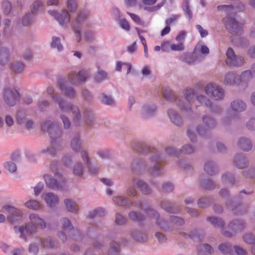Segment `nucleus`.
Segmentation results:
<instances>
[{"label":"nucleus","mask_w":255,"mask_h":255,"mask_svg":"<svg viewBox=\"0 0 255 255\" xmlns=\"http://www.w3.org/2000/svg\"><path fill=\"white\" fill-rule=\"evenodd\" d=\"M212 202V199L211 197L202 198L199 199L198 205L201 208H205L208 207Z\"/></svg>","instance_id":"obj_58"},{"label":"nucleus","mask_w":255,"mask_h":255,"mask_svg":"<svg viewBox=\"0 0 255 255\" xmlns=\"http://www.w3.org/2000/svg\"><path fill=\"white\" fill-rule=\"evenodd\" d=\"M96 154L102 159H109L112 158L111 151L107 148L98 150L96 151Z\"/></svg>","instance_id":"obj_48"},{"label":"nucleus","mask_w":255,"mask_h":255,"mask_svg":"<svg viewBox=\"0 0 255 255\" xmlns=\"http://www.w3.org/2000/svg\"><path fill=\"white\" fill-rule=\"evenodd\" d=\"M45 201L47 205L50 208H54L59 203V198L53 193L48 192L45 194L44 197Z\"/></svg>","instance_id":"obj_25"},{"label":"nucleus","mask_w":255,"mask_h":255,"mask_svg":"<svg viewBox=\"0 0 255 255\" xmlns=\"http://www.w3.org/2000/svg\"><path fill=\"white\" fill-rule=\"evenodd\" d=\"M107 78V73L102 69H98V73L95 76L94 80L96 82H101Z\"/></svg>","instance_id":"obj_62"},{"label":"nucleus","mask_w":255,"mask_h":255,"mask_svg":"<svg viewBox=\"0 0 255 255\" xmlns=\"http://www.w3.org/2000/svg\"><path fill=\"white\" fill-rule=\"evenodd\" d=\"M182 8L186 16L190 20L192 17V13L190 8L189 0H183Z\"/></svg>","instance_id":"obj_52"},{"label":"nucleus","mask_w":255,"mask_h":255,"mask_svg":"<svg viewBox=\"0 0 255 255\" xmlns=\"http://www.w3.org/2000/svg\"><path fill=\"white\" fill-rule=\"evenodd\" d=\"M237 145L239 148L244 151H249L253 147V143L251 139L245 137H241L238 139Z\"/></svg>","instance_id":"obj_24"},{"label":"nucleus","mask_w":255,"mask_h":255,"mask_svg":"<svg viewBox=\"0 0 255 255\" xmlns=\"http://www.w3.org/2000/svg\"><path fill=\"white\" fill-rule=\"evenodd\" d=\"M167 115L171 122L176 126H179L182 123L181 118L174 110L170 109L167 111Z\"/></svg>","instance_id":"obj_27"},{"label":"nucleus","mask_w":255,"mask_h":255,"mask_svg":"<svg viewBox=\"0 0 255 255\" xmlns=\"http://www.w3.org/2000/svg\"><path fill=\"white\" fill-rule=\"evenodd\" d=\"M156 112L157 107L156 105L146 104L142 106L140 114L142 118H147L154 116Z\"/></svg>","instance_id":"obj_19"},{"label":"nucleus","mask_w":255,"mask_h":255,"mask_svg":"<svg viewBox=\"0 0 255 255\" xmlns=\"http://www.w3.org/2000/svg\"><path fill=\"white\" fill-rule=\"evenodd\" d=\"M42 241L39 238L35 239V242L29 246V252L33 255H37L39 252V246L42 245Z\"/></svg>","instance_id":"obj_34"},{"label":"nucleus","mask_w":255,"mask_h":255,"mask_svg":"<svg viewBox=\"0 0 255 255\" xmlns=\"http://www.w3.org/2000/svg\"><path fill=\"white\" fill-rule=\"evenodd\" d=\"M72 115V120L76 126L82 125V118L85 124L87 127H91L94 124L95 117L91 110L86 109L82 115L79 108L76 105H72L69 111Z\"/></svg>","instance_id":"obj_4"},{"label":"nucleus","mask_w":255,"mask_h":255,"mask_svg":"<svg viewBox=\"0 0 255 255\" xmlns=\"http://www.w3.org/2000/svg\"><path fill=\"white\" fill-rule=\"evenodd\" d=\"M106 215V211L104 208H98L93 211L90 212L89 218H93L95 217H102Z\"/></svg>","instance_id":"obj_49"},{"label":"nucleus","mask_w":255,"mask_h":255,"mask_svg":"<svg viewBox=\"0 0 255 255\" xmlns=\"http://www.w3.org/2000/svg\"><path fill=\"white\" fill-rule=\"evenodd\" d=\"M33 15L32 13H26L21 19V24L25 26L31 24L33 21Z\"/></svg>","instance_id":"obj_50"},{"label":"nucleus","mask_w":255,"mask_h":255,"mask_svg":"<svg viewBox=\"0 0 255 255\" xmlns=\"http://www.w3.org/2000/svg\"><path fill=\"white\" fill-rule=\"evenodd\" d=\"M24 206L31 210H37L40 209V204L38 201L33 199H30L24 203Z\"/></svg>","instance_id":"obj_47"},{"label":"nucleus","mask_w":255,"mask_h":255,"mask_svg":"<svg viewBox=\"0 0 255 255\" xmlns=\"http://www.w3.org/2000/svg\"><path fill=\"white\" fill-rule=\"evenodd\" d=\"M230 108L234 113L238 114L246 110L247 104L243 100L237 99L231 102Z\"/></svg>","instance_id":"obj_20"},{"label":"nucleus","mask_w":255,"mask_h":255,"mask_svg":"<svg viewBox=\"0 0 255 255\" xmlns=\"http://www.w3.org/2000/svg\"><path fill=\"white\" fill-rule=\"evenodd\" d=\"M61 222L63 228L65 231H72L74 229V227L71 224L70 221L66 218H62L61 219Z\"/></svg>","instance_id":"obj_63"},{"label":"nucleus","mask_w":255,"mask_h":255,"mask_svg":"<svg viewBox=\"0 0 255 255\" xmlns=\"http://www.w3.org/2000/svg\"><path fill=\"white\" fill-rule=\"evenodd\" d=\"M42 129L43 130L47 131L52 141L51 147L42 149L40 152L48 153L51 156H54L56 153L59 138L62 135V128L57 123L47 120L42 124Z\"/></svg>","instance_id":"obj_3"},{"label":"nucleus","mask_w":255,"mask_h":255,"mask_svg":"<svg viewBox=\"0 0 255 255\" xmlns=\"http://www.w3.org/2000/svg\"><path fill=\"white\" fill-rule=\"evenodd\" d=\"M29 219L31 224L33 225L39 227L43 229L46 228V224L45 222L37 215L35 214H31L29 215Z\"/></svg>","instance_id":"obj_29"},{"label":"nucleus","mask_w":255,"mask_h":255,"mask_svg":"<svg viewBox=\"0 0 255 255\" xmlns=\"http://www.w3.org/2000/svg\"><path fill=\"white\" fill-rule=\"evenodd\" d=\"M15 233H19L20 234V237L26 240L27 235H30L34 233L36 231V227L35 226L31 224H26L24 227L22 226H16L14 227Z\"/></svg>","instance_id":"obj_14"},{"label":"nucleus","mask_w":255,"mask_h":255,"mask_svg":"<svg viewBox=\"0 0 255 255\" xmlns=\"http://www.w3.org/2000/svg\"><path fill=\"white\" fill-rule=\"evenodd\" d=\"M218 249L219 251L223 254L234 255L233 254L232 246L230 243H224L221 244L219 246Z\"/></svg>","instance_id":"obj_39"},{"label":"nucleus","mask_w":255,"mask_h":255,"mask_svg":"<svg viewBox=\"0 0 255 255\" xmlns=\"http://www.w3.org/2000/svg\"><path fill=\"white\" fill-rule=\"evenodd\" d=\"M180 59L183 62L189 65L194 64L200 61L198 57H195L191 53H184L180 56Z\"/></svg>","instance_id":"obj_33"},{"label":"nucleus","mask_w":255,"mask_h":255,"mask_svg":"<svg viewBox=\"0 0 255 255\" xmlns=\"http://www.w3.org/2000/svg\"><path fill=\"white\" fill-rule=\"evenodd\" d=\"M161 208L170 214H177L180 212V208L176 204L167 200H163L160 203Z\"/></svg>","instance_id":"obj_17"},{"label":"nucleus","mask_w":255,"mask_h":255,"mask_svg":"<svg viewBox=\"0 0 255 255\" xmlns=\"http://www.w3.org/2000/svg\"><path fill=\"white\" fill-rule=\"evenodd\" d=\"M219 195L223 198L227 199L226 207L232 210L235 215H238L245 213L247 211V208L241 204H234L233 200L229 198V191L225 188L221 189L219 192Z\"/></svg>","instance_id":"obj_5"},{"label":"nucleus","mask_w":255,"mask_h":255,"mask_svg":"<svg viewBox=\"0 0 255 255\" xmlns=\"http://www.w3.org/2000/svg\"><path fill=\"white\" fill-rule=\"evenodd\" d=\"M161 92L164 98L167 101H175L179 108L185 112L192 111L191 102L195 98L196 93L194 89L191 88L186 89L185 91V99L176 98L172 91L168 87H162Z\"/></svg>","instance_id":"obj_2"},{"label":"nucleus","mask_w":255,"mask_h":255,"mask_svg":"<svg viewBox=\"0 0 255 255\" xmlns=\"http://www.w3.org/2000/svg\"><path fill=\"white\" fill-rule=\"evenodd\" d=\"M229 228L235 232L242 231L246 227L245 223L241 220H233L229 224Z\"/></svg>","instance_id":"obj_30"},{"label":"nucleus","mask_w":255,"mask_h":255,"mask_svg":"<svg viewBox=\"0 0 255 255\" xmlns=\"http://www.w3.org/2000/svg\"><path fill=\"white\" fill-rule=\"evenodd\" d=\"M222 21L226 28L230 33L232 34H242L243 33V28L235 18L227 17L223 18Z\"/></svg>","instance_id":"obj_11"},{"label":"nucleus","mask_w":255,"mask_h":255,"mask_svg":"<svg viewBox=\"0 0 255 255\" xmlns=\"http://www.w3.org/2000/svg\"><path fill=\"white\" fill-rule=\"evenodd\" d=\"M155 224L158 228L164 231L170 232L172 231V227L168 222L161 218L160 216L156 219Z\"/></svg>","instance_id":"obj_28"},{"label":"nucleus","mask_w":255,"mask_h":255,"mask_svg":"<svg viewBox=\"0 0 255 255\" xmlns=\"http://www.w3.org/2000/svg\"><path fill=\"white\" fill-rule=\"evenodd\" d=\"M114 202L115 204L119 206H131L133 205L136 208L140 209H144L146 208V206L144 205L141 201H138L137 202H132L129 198L123 196H116L113 198Z\"/></svg>","instance_id":"obj_12"},{"label":"nucleus","mask_w":255,"mask_h":255,"mask_svg":"<svg viewBox=\"0 0 255 255\" xmlns=\"http://www.w3.org/2000/svg\"><path fill=\"white\" fill-rule=\"evenodd\" d=\"M9 52L5 47H0V64H3L9 56Z\"/></svg>","instance_id":"obj_55"},{"label":"nucleus","mask_w":255,"mask_h":255,"mask_svg":"<svg viewBox=\"0 0 255 255\" xmlns=\"http://www.w3.org/2000/svg\"><path fill=\"white\" fill-rule=\"evenodd\" d=\"M143 211L148 217L153 218L155 220L160 216L159 213L156 210L148 206L144 208Z\"/></svg>","instance_id":"obj_46"},{"label":"nucleus","mask_w":255,"mask_h":255,"mask_svg":"<svg viewBox=\"0 0 255 255\" xmlns=\"http://www.w3.org/2000/svg\"><path fill=\"white\" fill-rule=\"evenodd\" d=\"M198 255H210L214 252V249L209 244H203L197 247Z\"/></svg>","instance_id":"obj_31"},{"label":"nucleus","mask_w":255,"mask_h":255,"mask_svg":"<svg viewBox=\"0 0 255 255\" xmlns=\"http://www.w3.org/2000/svg\"><path fill=\"white\" fill-rule=\"evenodd\" d=\"M25 65L21 62H14L11 64L10 68L11 70L16 73H20L24 69Z\"/></svg>","instance_id":"obj_64"},{"label":"nucleus","mask_w":255,"mask_h":255,"mask_svg":"<svg viewBox=\"0 0 255 255\" xmlns=\"http://www.w3.org/2000/svg\"><path fill=\"white\" fill-rule=\"evenodd\" d=\"M110 246V250L109 255H120V247L117 242L114 241L111 242Z\"/></svg>","instance_id":"obj_45"},{"label":"nucleus","mask_w":255,"mask_h":255,"mask_svg":"<svg viewBox=\"0 0 255 255\" xmlns=\"http://www.w3.org/2000/svg\"><path fill=\"white\" fill-rule=\"evenodd\" d=\"M179 235L181 236H188L193 240H197L199 241H201L204 237L203 235L200 234L199 231L196 230L191 232L189 234L181 232L179 233Z\"/></svg>","instance_id":"obj_38"},{"label":"nucleus","mask_w":255,"mask_h":255,"mask_svg":"<svg viewBox=\"0 0 255 255\" xmlns=\"http://www.w3.org/2000/svg\"><path fill=\"white\" fill-rule=\"evenodd\" d=\"M89 76V72L87 70H82L77 74L72 73L70 74L68 79L72 84H75L77 81L84 82Z\"/></svg>","instance_id":"obj_21"},{"label":"nucleus","mask_w":255,"mask_h":255,"mask_svg":"<svg viewBox=\"0 0 255 255\" xmlns=\"http://www.w3.org/2000/svg\"><path fill=\"white\" fill-rule=\"evenodd\" d=\"M64 204L67 210L72 213H77V209L76 208L75 203L69 199H65L64 200Z\"/></svg>","instance_id":"obj_54"},{"label":"nucleus","mask_w":255,"mask_h":255,"mask_svg":"<svg viewBox=\"0 0 255 255\" xmlns=\"http://www.w3.org/2000/svg\"><path fill=\"white\" fill-rule=\"evenodd\" d=\"M234 165L239 169H243L248 165V161L242 154H237L234 157Z\"/></svg>","instance_id":"obj_26"},{"label":"nucleus","mask_w":255,"mask_h":255,"mask_svg":"<svg viewBox=\"0 0 255 255\" xmlns=\"http://www.w3.org/2000/svg\"><path fill=\"white\" fill-rule=\"evenodd\" d=\"M14 87V86H6L3 89V98L5 102L9 106H14L19 100V93Z\"/></svg>","instance_id":"obj_9"},{"label":"nucleus","mask_w":255,"mask_h":255,"mask_svg":"<svg viewBox=\"0 0 255 255\" xmlns=\"http://www.w3.org/2000/svg\"><path fill=\"white\" fill-rule=\"evenodd\" d=\"M89 12L87 10L80 11L77 17L73 20V29L76 36V40L79 43L81 40V29L86 21Z\"/></svg>","instance_id":"obj_6"},{"label":"nucleus","mask_w":255,"mask_h":255,"mask_svg":"<svg viewBox=\"0 0 255 255\" xmlns=\"http://www.w3.org/2000/svg\"><path fill=\"white\" fill-rule=\"evenodd\" d=\"M74 174L80 178L83 177L84 168L81 162H77L75 163L73 168Z\"/></svg>","instance_id":"obj_43"},{"label":"nucleus","mask_w":255,"mask_h":255,"mask_svg":"<svg viewBox=\"0 0 255 255\" xmlns=\"http://www.w3.org/2000/svg\"><path fill=\"white\" fill-rule=\"evenodd\" d=\"M140 152L149 154V160L145 163L140 159H134L131 165V170L133 173H140L145 168H147L148 172L152 175H160L163 173L162 162L165 158L157 149L145 143L141 145Z\"/></svg>","instance_id":"obj_1"},{"label":"nucleus","mask_w":255,"mask_h":255,"mask_svg":"<svg viewBox=\"0 0 255 255\" xmlns=\"http://www.w3.org/2000/svg\"><path fill=\"white\" fill-rule=\"evenodd\" d=\"M169 221L171 223L177 226H182L185 224L184 219L180 217L172 215L169 218Z\"/></svg>","instance_id":"obj_51"},{"label":"nucleus","mask_w":255,"mask_h":255,"mask_svg":"<svg viewBox=\"0 0 255 255\" xmlns=\"http://www.w3.org/2000/svg\"><path fill=\"white\" fill-rule=\"evenodd\" d=\"M43 8V4L42 2L39 0H36L31 6V13L35 14L37 11L42 10Z\"/></svg>","instance_id":"obj_61"},{"label":"nucleus","mask_w":255,"mask_h":255,"mask_svg":"<svg viewBox=\"0 0 255 255\" xmlns=\"http://www.w3.org/2000/svg\"><path fill=\"white\" fill-rule=\"evenodd\" d=\"M196 100L197 101L205 106V107L209 108L211 106L212 102L208 99L206 96L203 95H198L196 96Z\"/></svg>","instance_id":"obj_59"},{"label":"nucleus","mask_w":255,"mask_h":255,"mask_svg":"<svg viewBox=\"0 0 255 255\" xmlns=\"http://www.w3.org/2000/svg\"><path fill=\"white\" fill-rule=\"evenodd\" d=\"M46 184L52 190H61L65 183V179L61 173L57 172L53 176L47 174L44 176Z\"/></svg>","instance_id":"obj_7"},{"label":"nucleus","mask_w":255,"mask_h":255,"mask_svg":"<svg viewBox=\"0 0 255 255\" xmlns=\"http://www.w3.org/2000/svg\"><path fill=\"white\" fill-rule=\"evenodd\" d=\"M71 147L73 151L78 152L83 147V140L81 139L79 132L76 133L72 137L71 141Z\"/></svg>","instance_id":"obj_22"},{"label":"nucleus","mask_w":255,"mask_h":255,"mask_svg":"<svg viewBox=\"0 0 255 255\" xmlns=\"http://www.w3.org/2000/svg\"><path fill=\"white\" fill-rule=\"evenodd\" d=\"M204 170L209 175H214L218 172L216 165L212 161L208 160L205 163Z\"/></svg>","instance_id":"obj_32"},{"label":"nucleus","mask_w":255,"mask_h":255,"mask_svg":"<svg viewBox=\"0 0 255 255\" xmlns=\"http://www.w3.org/2000/svg\"><path fill=\"white\" fill-rule=\"evenodd\" d=\"M200 183L201 187L206 190H212L216 187L215 183L209 179H201Z\"/></svg>","instance_id":"obj_40"},{"label":"nucleus","mask_w":255,"mask_h":255,"mask_svg":"<svg viewBox=\"0 0 255 255\" xmlns=\"http://www.w3.org/2000/svg\"><path fill=\"white\" fill-rule=\"evenodd\" d=\"M1 9L3 14L8 15L11 10V4L10 1L7 0H4L1 2Z\"/></svg>","instance_id":"obj_57"},{"label":"nucleus","mask_w":255,"mask_h":255,"mask_svg":"<svg viewBox=\"0 0 255 255\" xmlns=\"http://www.w3.org/2000/svg\"><path fill=\"white\" fill-rule=\"evenodd\" d=\"M207 220L215 228H222L225 224L224 221L218 217H209L207 218Z\"/></svg>","instance_id":"obj_41"},{"label":"nucleus","mask_w":255,"mask_h":255,"mask_svg":"<svg viewBox=\"0 0 255 255\" xmlns=\"http://www.w3.org/2000/svg\"><path fill=\"white\" fill-rule=\"evenodd\" d=\"M203 122L204 124L206 125L207 128H212L215 127L216 125V122L215 120L207 116H205L203 117Z\"/></svg>","instance_id":"obj_53"},{"label":"nucleus","mask_w":255,"mask_h":255,"mask_svg":"<svg viewBox=\"0 0 255 255\" xmlns=\"http://www.w3.org/2000/svg\"><path fill=\"white\" fill-rule=\"evenodd\" d=\"M99 98L101 102L105 105L112 107L115 104V100L111 95L102 93Z\"/></svg>","instance_id":"obj_36"},{"label":"nucleus","mask_w":255,"mask_h":255,"mask_svg":"<svg viewBox=\"0 0 255 255\" xmlns=\"http://www.w3.org/2000/svg\"><path fill=\"white\" fill-rule=\"evenodd\" d=\"M133 184L136 185L141 192L145 195H148L151 193V189L146 183L142 180H136L135 178L132 179Z\"/></svg>","instance_id":"obj_23"},{"label":"nucleus","mask_w":255,"mask_h":255,"mask_svg":"<svg viewBox=\"0 0 255 255\" xmlns=\"http://www.w3.org/2000/svg\"><path fill=\"white\" fill-rule=\"evenodd\" d=\"M237 78V74L233 72H229L226 74L224 83L227 85H231L236 84V79Z\"/></svg>","instance_id":"obj_37"},{"label":"nucleus","mask_w":255,"mask_h":255,"mask_svg":"<svg viewBox=\"0 0 255 255\" xmlns=\"http://www.w3.org/2000/svg\"><path fill=\"white\" fill-rule=\"evenodd\" d=\"M254 76L251 70H246L243 72L240 76L241 81L244 83L248 82Z\"/></svg>","instance_id":"obj_56"},{"label":"nucleus","mask_w":255,"mask_h":255,"mask_svg":"<svg viewBox=\"0 0 255 255\" xmlns=\"http://www.w3.org/2000/svg\"><path fill=\"white\" fill-rule=\"evenodd\" d=\"M128 217L131 220L137 223L143 222L145 219L143 215L133 211L128 213Z\"/></svg>","instance_id":"obj_42"},{"label":"nucleus","mask_w":255,"mask_h":255,"mask_svg":"<svg viewBox=\"0 0 255 255\" xmlns=\"http://www.w3.org/2000/svg\"><path fill=\"white\" fill-rule=\"evenodd\" d=\"M3 208L8 214L7 219L9 222L15 223L21 219L22 212L19 209L9 205L4 206Z\"/></svg>","instance_id":"obj_13"},{"label":"nucleus","mask_w":255,"mask_h":255,"mask_svg":"<svg viewBox=\"0 0 255 255\" xmlns=\"http://www.w3.org/2000/svg\"><path fill=\"white\" fill-rule=\"evenodd\" d=\"M57 82L60 90L65 96L69 99H73L75 97L76 93L72 87L68 85L67 83L61 79H59Z\"/></svg>","instance_id":"obj_15"},{"label":"nucleus","mask_w":255,"mask_h":255,"mask_svg":"<svg viewBox=\"0 0 255 255\" xmlns=\"http://www.w3.org/2000/svg\"><path fill=\"white\" fill-rule=\"evenodd\" d=\"M226 63L229 67H239L242 66L245 62L243 57L237 55L231 47L228 48L226 53Z\"/></svg>","instance_id":"obj_8"},{"label":"nucleus","mask_w":255,"mask_h":255,"mask_svg":"<svg viewBox=\"0 0 255 255\" xmlns=\"http://www.w3.org/2000/svg\"><path fill=\"white\" fill-rule=\"evenodd\" d=\"M205 90L207 95L215 100H221L224 97V90L215 84H207L205 88Z\"/></svg>","instance_id":"obj_10"},{"label":"nucleus","mask_w":255,"mask_h":255,"mask_svg":"<svg viewBox=\"0 0 255 255\" xmlns=\"http://www.w3.org/2000/svg\"><path fill=\"white\" fill-rule=\"evenodd\" d=\"M51 98L54 102L58 103L60 109L63 112L69 111L71 109V106L74 105V104H71L61 98L60 95L57 93L52 95Z\"/></svg>","instance_id":"obj_18"},{"label":"nucleus","mask_w":255,"mask_h":255,"mask_svg":"<svg viewBox=\"0 0 255 255\" xmlns=\"http://www.w3.org/2000/svg\"><path fill=\"white\" fill-rule=\"evenodd\" d=\"M48 13L53 16L61 25H64L70 21L69 14L68 11L65 9L63 10L60 13L55 10H49Z\"/></svg>","instance_id":"obj_16"},{"label":"nucleus","mask_w":255,"mask_h":255,"mask_svg":"<svg viewBox=\"0 0 255 255\" xmlns=\"http://www.w3.org/2000/svg\"><path fill=\"white\" fill-rule=\"evenodd\" d=\"M131 237L138 242H144L147 240V236L138 231H133L131 233Z\"/></svg>","instance_id":"obj_44"},{"label":"nucleus","mask_w":255,"mask_h":255,"mask_svg":"<svg viewBox=\"0 0 255 255\" xmlns=\"http://www.w3.org/2000/svg\"><path fill=\"white\" fill-rule=\"evenodd\" d=\"M221 181L224 185H230L233 186L235 184L236 180L234 175L231 173H225L222 176Z\"/></svg>","instance_id":"obj_35"},{"label":"nucleus","mask_w":255,"mask_h":255,"mask_svg":"<svg viewBox=\"0 0 255 255\" xmlns=\"http://www.w3.org/2000/svg\"><path fill=\"white\" fill-rule=\"evenodd\" d=\"M51 46L52 48L57 49L58 51L63 50V46L61 43L60 39L58 37L55 36L52 37Z\"/></svg>","instance_id":"obj_60"}]
</instances>
